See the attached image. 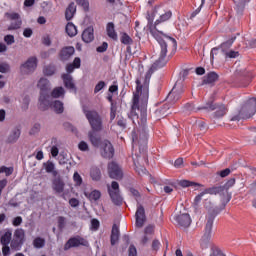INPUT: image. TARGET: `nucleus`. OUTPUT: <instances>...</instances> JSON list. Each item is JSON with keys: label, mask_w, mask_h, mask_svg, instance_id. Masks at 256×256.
<instances>
[{"label": "nucleus", "mask_w": 256, "mask_h": 256, "mask_svg": "<svg viewBox=\"0 0 256 256\" xmlns=\"http://www.w3.org/2000/svg\"><path fill=\"white\" fill-rule=\"evenodd\" d=\"M78 148L80 151H89V144H87V142H85V141H81L78 144Z\"/></svg>", "instance_id": "nucleus-61"}, {"label": "nucleus", "mask_w": 256, "mask_h": 256, "mask_svg": "<svg viewBox=\"0 0 256 256\" xmlns=\"http://www.w3.org/2000/svg\"><path fill=\"white\" fill-rule=\"evenodd\" d=\"M89 241L81 236L70 237L68 241L64 244V251H69L74 247H88Z\"/></svg>", "instance_id": "nucleus-10"}, {"label": "nucleus", "mask_w": 256, "mask_h": 256, "mask_svg": "<svg viewBox=\"0 0 256 256\" xmlns=\"http://www.w3.org/2000/svg\"><path fill=\"white\" fill-rule=\"evenodd\" d=\"M246 45H247V47H249L250 49H255V48H256V39L253 38V39H251V40H248V41L246 42Z\"/></svg>", "instance_id": "nucleus-64"}, {"label": "nucleus", "mask_w": 256, "mask_h": 256, "mask_svg": "<svg viewBox=\"0 0 256 256\" xmlns=\"http://www.w3.org/2000/svg\"><path fill=\"white\" fill-rule=\"evenodd\" d=\"M52 109L57 113V115H61L65 111V107L63 106V102L60 100H55L51 103Z\"/></svg>", "instance_id": "nucleus-30"}, {"label": "nucleus", "mask_w": 256, "mask_h": 256, "mask_svg": "<svg viewBox=\"0 0 256 256\" xmlns=\"http://www.w3.org/2000/svg\"><path fill=\"white\" fill-rule=\"evenodd\" d=\"M62 79L66 89H69V91L77 92V86H75V82H73V76L70 74H63Z\"/></svg>", "instance_id": "nucleus-21"}, {"label": "nucleus", "mask_w": 256, "mask_h": 256, "mask_svg": "<svg viewBox=\"0 0 256 256\" xmlns=\"http://www.w3.org/2000/svg\"><path fill=\"white\" fill-rule=\"evenodd\" d=\"M90 177L93 181H101V169L99 167H92L90 169Z\"/></svg>", "instance_id": "nucleus-31"}, {"label": "nucleus", "mask_w": 256, "mask_h": 256, "mask_svg": "<svg viewBox=\"0 0 256 256\" xmlns=\"http://www.w3.org/2000/svg\"><path fill=\"white\" fill-rule=\"evenodd\" d=\"M66 33L69 37H75L77 35V26L73 22H68L66 25Z\"/></svg>", "instance_id": "nucleus-35"}, {"label": "nucleus", "mask_w": 256, "mask_h": 256, "mask_svg": "<svg viewBox=\"0 0 256 256\" xmlns=\"http://www.w3.org/2000/svg\"><path fill=\"white\" fill-rule=\"evenodd\" d=\"M37 57L32 56L27 59V61L20 66L21 75H31V73H35V69H37Z\"/></svg>", "instance_id": "nucleus-11"}, {"label": "nucleus", "mask_w": 256, "mask_h": 256, "mask_svg": "<svg viewBox=\"0 0 256 256\" xmlns=\"http://www.w3.org/2000/svg\"><path fill=\"white\" fill-rule=\"evenodd\" d=\"M235 39H237V37H232L229 40H227L226 42H223L220 47L223 51V53H225V51L231 49V46L233 45V43H235Z\"/></svg>", "instance_id": "nucleus-37"}, {"label": "nucleus", "mask_w": 256, "mask_h": 256, "mask_svg": "<svg viewBox=\"0 0 256 256\" xmlns=\"http://www.w3.org/2000/svg\"><path fill=\"white\" fill-rule=\"evenodd\" d=\"M79 199H77V198H71L70 200H69V205H70V207H73V208H75V207H79Z\"/></svg>", "instance_id": "nucleus-63"}, {"label": "nucleus", "mask_w": 256, "mask_h": 256, "mask_svg": "<svg viewBox=\"0 0 256 256\" xmlns=\"http://www.w3.org/2000/svg\"><path fill=\"white\" fill-rule=\"evenodd\" d=\"M73 55H75V48L73 46H65L60 50L58 57L60 61L65 62L69 61Z\"/></svg>", "instance_id": "nucleus-16"}, {"label": "nucleus", "mask_w": 256, "mask_h": 256, "mask_svg": "<svg viewBox=\"0 0 256 256\" xmlns=\"http://www.w3.org/2000/svg\"><path fill=\"white\" fill-rule=\"evenodd\" d=\"M105 87H107L105 81H99L94 88V93H99V91H102V89H105Z\"/></svg>", "instance_id": "nucleus-48"}, {"label": "nucleus", "mask_w": 256, "mask_h": 256, "mask_svg": "<svg viewBox=\"0 0 256 256\" xmlns=\"http://www.w3.org/2000/svg\"><path fill=\"white\" fill-rule=\"evenodd\" d=\"M204 195H205V192L202 191L200 194H198V195L194 198V202H193L194 207H199V203H201V201H202Z\"/></svg>", "instance_id": "nucleus-50"}, {"label": "nucleus", "mask_w": 256, "mask_h": 256, "mask_svg": "<svg viewBox=\"0 0 256 256\" xmlns=\"http://www.w3.org/2000/svg\"><path fill=\"white\" fill-rule=\"evenodd\" d=\"M46 173H53L55 170V164L53 162L44 163Z\"/></svg>", "instance_id": "nucleus-52"}, {"label": "nucleus", "mask_w": 256, "mask_h": 256, "mask_svg": "<svg viewBox=\"0 0 256 256\" xmlns=\"http://www.w3.org/2000/svg\"><path fill=\"white\" fill-rule=\"evenodd\" d=\"M109 49V44L107 42H103L101 46L96 48L97 53H105Z\"/></svg>", "instance_id": "nucleus-53"}, {"label": "nucleus", "mask_w": 256, "mask_h": 256, "mask_svg": "<svg viewBox=\"0 0 256 256\" xmlns=\"http://www.w3.org/2000/svg\"><path fill=\"white\" fill-rule=\"evenodd\" d=\"M135 225L138 229H141L143 225L147 222V216L145 215V207L139 202L137 203V209L135 213Z\"/></svg>", "instance_id": "nucleus-14"}, {"label": "nucleus", "mask_w": 256, "mask_h": 256, "mask_svg": "<svg viewBox=\"0 0 256 256\" xmlns=\"http://www.w3.org/2000/svg\"><path fill=\"white\" fill-rule=\"evenodd\" d=\"M100 225H101V223L99 222V220H97L95 218L91 220V229L93 231H99Z\"/></svg>", "instance_id": "nucleus-54"}, {"label": "nucleus", "mask_w": 256, "mask_h": 256, "mask_svg": "<svg viewBox=\"0 0 256 256\" xmlns=\"http://www.w3.org/2000/svg\"><path fill=\"white\" fill-rule=\"evenodd\" d=\"M226 57H229V59H237L239 57V52L235 50H231L229 52L225 53Z\"/></svg>", "instance_id": "nucleus-56"}, {"label": "nucleus", "mask_w": 256, "mask_h": 256, "mask_svg": "<svg viewBox=\"0 0 256 256\" xmlns=\"http://www.w3.org/2000/svg\"><path fill=\"white\" fill-rule=\"evenodd\" d=\"M185 93V89L183 83L176 82L172 90L167 95L166 101L171 103V105H175L179 99H181V95Z\"/></svg>", "instance_id": "nucleus-8"}, {"label": "nucleus", "mask_w": 256, "mask_h": 256, "mask_svg": "<svg viewBox=\"0 0 256 256\" xmlns=\"http://www.w3.org/2000/svg\"><path fill=\"white\" fill-rule=\"evenodd\" d=\"M218 214H219V209L217 208L209 210L207 223L204 229V235L202 237L204 241H209V239H211V233L213 231V221H215V217H217Z\"/></svg>", "instance_id": "nucleus-7"}, {"label": "nucleus", "mask_w": 256, "mask_h": 256, "mask_svg": "<svg viewBox=\"0 0 256 256\" xmlns=\"http://www.w3.org/2000/svg\"><path fill=\"white\" fill-rule=\"evenodd\" d=\"M38 87L40 88V93H49L51 83L47 80V78H41L38 81Z\"/></svg>", "instance_id": "nucleus-28"}, {"label": "nucleus", "mask_w": 256, "mask_h": 256, "mask_svg": "<svg viewBox=\"0 0 256 256\" xmlns=\"http://www.w3.org/2000/svg\"><path fill=\"white\" fill-rule=\"evenodd\" d=\"M73 180L76 182V185H81L83 183V178H81V175H79V172L74 173Z\"/></svg>", "instance_id": "nucleus-57"}, {"label": "nucleus", "mask_w": 256, "mask_h": 256, "mask_svg": "<svg viewBox=\"0 0 256 256\" xmlns=\"http://www.w3.org/2000/svg\"><path fill=\"white\" fill-rule=\"evenodd\" d=\"M76 4L79 5V7H82L87 13L89 11V1L88 0H75Z\"/></svg>", "instance_id": "nucleus-43"}, {"label": "nucleus", "mask_w": 256, "mask_h": 256, "mask_svg": "<svg viewBox=\"0 0 256 256\" xmlns=\"http://www.w3.org/2000/svg\"><path fill=\"white\" fill-rule=\"evenodd\" d=\"M198 109H205L206 111H215L216 109L214 112V119H221V117H225L229 111L225 104H214L213 100L208 101L206 105Z\"/></svg>", "instance_id": "nucleus-5"}, {"label": "nucleus", "mask_w": 256, "mask_h": 256, "mask_svg": "<svg viewBox=\"0 0 256 256\" xmlns=\"http://www.w3.org/2000/svg\"><path fill=\"white\" fill-rule=\"evenodd\" d=\"M153 72L147 71L144 76H140L136 79V91L133 94L131 111L128 115L129 119H132L135 123L137 119L138 125L142 127V130L134 129L131 133L132 147H138L139 152L133 156V163L138 175H145L147 168L145 165H149V157L147 155V141L149 134L145 127H147V103H149V83Z\"/></svg>", "instance_id": "nucleus-1"}, {"label": "nucleus", "mask_w": 256, "mask_h": 256, "mask_svg": "<svg viewBox=\"0 0 256 256\" xmlns=\"http://www.w3.org/2000/svg\"><path fill=\"white\" fill-rule=\"evenodd\" d=\"M5 16L10 19V21H15L10 24L8 27V31H15L17 29H21L22 21H21V16L19 13H9L6 12Z\"/></svg>", "instance_id": "nucleus-15"}, {"label": "nucleus", "mask_w": 256, "mask_h": 256, "mask_svg": "<svg viewBox=\"0 0 256 256\" xmlns=\"http://www.w3.org/2000/svg\"><path fill=\"white\" fill-rule=\"evenodd\" d=\"M57 71V69L55 68V66L53 65H48L44 67L43 73L44 75H46L47 77H51V75H55V72Z\"/></svg>", "instance_id": "nucleus-41"}, {"label": "nucleus", "mask_w": 256, "mask_h": 256, "mask_svg": "<svg viewBox=\"0 0 256 256\" xmlns=\"http://www.w3.org/2000/svg\"><path fill=\"white\" fill-rule=\"evenodd\" d=\"M155 233V226L153 225H148L145 229H144V234L145 235H150L151 237H153V234Z\"/></svg>", "instance_id": "nucleus-51"}, {"label": "nucleus", "mask_w": 256, "mask_h": 256, "mask_svg": "<svg viewBox=\"0 0 256 256\" xmlns=\"http://www.w3.org/2000/svg\"><path fill=\"white\" fill-rule=\"evenodd\" d=\"M129 191L136 201H139V199H141V193L139 192V190L131 187L129 188Z\"/></svg>", "instance_id": "nucleus-49"}, {"label": "nucleus", "mask_w": 256, "mask_h": 256, "mask_svg": "<svg viewBox=\"0 0 256 256\" xmlns=\"http://www.w3.org/2000/svg\"><path fill=\"white\" fill-rule=\"evenodd\" d=\"M205 195H219L220 193H223V188L221 186H213L210 188H206L204 190Z\"/></svg>", "instance_id": "nucleus-33"}, {"label": "nucleus", "mask_w": 256, "mask_h": 256, "mask_svg": "<svg viewBox=\"0 0 256 256\" xmlns=\"http://www.w3.org/2000/svg\"><path fill=\"white\" fill-rule=\"evenodd\" d=\"M128 256H137V248L135 247V245H130L128 249Z\"/></svg>", "instance_id": "nucleus-62"}, {"label": "nucleus", "mask_w": 256, "mask_h": 256, "mask_svg": "<svg viewBox=\"0 0 256 256\" xmlns=\"http://www.w3.org/2000/svg\"><path fill=\"white\" fill-rule=\"evenodd\" d=\"M107 169L110 179H115L116 181L123 179V170L115 161L108 163Z\"/></svg>", "instance_id": "nucleus-12"}, {"label": "nucleus", "mask_w": 256, "mask_h": 256, "mask_svg": "<svg viewBox=\"0 0 256 256\" xmlns=\"http://www.w3.org/2000/svg\"><path fill=\"white\" fill-rule=\"evenodd\" d=\"M216 81H219V74L216 72H209L203 77L202 83L203 85H212V83H215Z\"/></svg>", "instance_id": "nucleus-24"}, {"label": "nucleus", "mask_w": 256, "mask_h": 256, "mask_svg": "<svg viewBox=\"0 0 256 256\" xmlns=\"http://www.w3.org/2000/svg\"><path fill=\"white\" fill-rule=\"evenodd\" d=\"M101 130H91L88 132V139L93 147H99L101 145Z\"/></svg>", "instance_id": "nucleus-17"}, {"label": "nucleus", "mask_w": 256, "mask_h": 256, "mask_svg": "<svg viewBox=\"0 0 256 256\" xmlns=\"http://www.w3.org/2000/svg\"><path fill=\"white\" fill-rule=\"evenodd\" d=\"M233 185H235V178H230L223 186H221L223 188V191H229V189H231V187H233Z\"/></svg>", "instance_id": "nucleus-46"}, {"label": "nucleus", "mask_w": 256, "mask_h": 256, "mask_svg": "<svg viewBox=\"0 0 256 256\" xmlns=\"http://www.w3.org/2000/svg\"><path fill=\"white\" fill-rule=\"evenodd\" d=\"M52 189L55 193L60 194L65 191V182L61 177L54 178L52 181Z\"/></svg>", "instance_id": "nucleus-20"}, {"label": "nucleus", "mask_w": 256, "mask_h": 256, "mask_svg": "<svg viewBox=\"0 0 256 256\" xmlns=\"http://www.w3.org/2000/svg\"><path fill=\"white\" fill-rule=\"evenodd\" d=\"M235 3V11L237 15L241 16L243 15V12L245 11V5L246 3H249L251 0H233Z\"/></svg>", "instance_id": "nucleus-27"}, {"label": "nucleus", "mask_w": 256, "mask_h": 256, "mask_svg": "<svg viewBox=\"0 0 256 256\" xmlns=\"http://www.w3.org/2000/svg\"><path fill=\"white\" fill-rule=\"evenodd\" d=\"M11 67L7 63L0 64V73H9Z\"/></svg>", "instance_id": "nucleus-58"}, {"label": "nucleus", "mask_w": 256, "mask_h": 256, "mask_svg": "<svg viewBox=\"0 0 256 256\" xmlns=\"http://www.w3.org/2000/svg\"><path fill=\"white\" fill-rule=\"evenodd\" d=\"M13 167L1 166L0 173H5L6 177L13 175Z\"/></svg>", "instance_id": "nucleus-44"}, {"label": "nucleus", "mask_w": 256, "mask_h": 256, "mask_svg": "<svg viewBox=\"0 0 256 256\" xmlns=\"http://www.w3.org/2000/svg\"><path fill=\"white\" fill-rule=\"evenodd\" d=\"M178 185H180V187H203V185L197 183V182H192L189 180H181Z\"/></svg>", "instance_id": "nucleus-38"}, {"label": "nucleus", "mask_w": 256, "mask_h": 256, "mask_svg": "<svg viewBox=\"0 0 256 256\" xmlns=\"http://www.w3.org/2000/svg\"><path fill=\"white\" fill-rule=\"evenodd\" d=\"M85 197H87L89 201H99L101 199V191L93 190L90 193H85Z\"/></svg>", "instance_id": "nucleus-34"}, {"label": "nucleus", "mask_w": 256, "mask_h": 256, "mask_svg": "<svg viewBox=\"0 0 256 256\" xmlns=\"http://www.w3.org/2000/svg\"><path fill=\"white\" fill-rule=\"evenodd\" d=\"M120 235L121 232L119 231V226H117V224H113L110 235V243L112 246L117 245V243H119Z\"/></svg>", "instance_id": "nucleus-23"}, {"label": "nucleus", "mask_w": 256, "mask_h": 256, "mask_svg": "<svg viewBox=\"0 0 256 256\" xmlns=\"http://www.w3.org/2000/svg\"><path fill=\"white\" fill-rule=\"evenodd\" d=\"M2 255L3 256H9L11 255V248L9 247V244L2 245Z\"/></svg>", "instance_id": "nucleus-60"}, {"label": "nucleus", "mask_w": 256, "mask_h": 256, "mask_svg": "<svg viewBox=\"0 0 256 256\" xmlns=\"http://www.w3.org/2000/svg\"><path fill=\"white\" fill-rule=\"evenodd\" d=\"M19 137H21V129L16 127L11 130L10 134L6 139V143L13 145V143H15L16 141H19Z\"/></svg>", "instance_id": "nucleus-22"}, {"label": "nucleus", "mask_w": 256, "mask_h": 256, "mask_svg": "<svg viewBox=\"0 0 256 256\" xmlns=\"http://www.w3.org/2000/svg\"><path fill=\"white\" fill-rule=\"evenodd\" d=\"M23 243H25V230L17 229L14 232V238L10 242V247L12 251H21V247H23Z\"/></svg>", "instance_id": "nucleus-9"}, {"label": "nucleus", "mask_w": 256, "mask_h": 256, "mask_svg": "<svg viewBox=\"0 0 256 256\" xmlns=\"http://www.w3.org/2000/svg\"><path fill=\"white\" fill-rule=\"evenodd\" d=\"M41 131V124L35 123L29 131V135H37Z\"/></svg>", "instance_id": "nucleus-47"}, {"label": "nucleus", "mask_w": 256, "mask_h": 256, "mask_svg": "<svg viewBox=\"0 0 256 256\" xmlns=\"http://www.w3.org/2000/svg\"><path fill=\"white\" fill-rule=\"evenodd\" d=\"M29 103H31V98H29V95L24 96L22 100V110L27 111L29 109Z\"/></svg>", "instance_id": "nucleus-45"}, {"label": "nucleus", "mask_w": 256, "mask_h": 256, "mask_svg": "<svg viewBox=\"0 0 256 256\" xmlns=\"http://www.w3.org/2000/svg\"><path fill=\"white\" fill-rule=\"evenodd\" d=\"M120 35V42L122 43V45H133V40L131 36L127 34V32H121Z\"/></svg>", "instance_id": "nucleus-36"}, {"label": "nucleus", "mask_w": 256, "mask_h": 256, "mask_svg": "<svg viewBox=\"0 0 256 256\" xmlns=\"http://www.w3.org/2000/svg\"><path fill=\"white\" fill-rule=\"evenodd\" d=\"M4 41H5V43H7V45H13V43H15V36H13V35H6L4 37Z\"/></svg>", "instance_id": "nucleus-59"}, {"label": "nucleus", "mask_w": 256, "mask_h": 256, "mask_svg": "<svg viewBox=\"0 0 256 256\" xmlns=\"http://www.w3.org/2000/svg\"><path fill=\"white\" fill-rule=\"evenodd\" d=\"M201 108L202 107L195 108V104H193V103H186L184 105V109L188 113H197V111H203V109H201Z\"/></svg>", "instance_id": "nucleus-39"}, {"label": "nucleus", "mask_w": 256, "mask_h": 256, "mask_svg": "<svg viewBox=\"0 0 256 256\" xmlns=\"http://www.w3.org/2000/svg\"><path fill=\"white\" fill-rule=\"evenodd\" d=\"M49 93H40L39 97V109L41 111H47L51 107V102L49 101Z\"/></svg>", "instance_id": "nucleus-18"}, {"label": "nucleus", "mask_w": 256, "mask_h": 256, "mask_svg": "<svg viewBox=\"0 0 256 256\" xmlns=\"http://www.w3.org/2000/svg\"><path fill=\"white\" fill-rule=\"evenodd\" d=\"M256 113V98L252 97L246 100L239 112L238 115H235L231 118V121H241V119H251Z\"/></svg>", "instance_id": "nucleus-3"}, {"label": "nucleus", "mask_w": 256, "mask_h": 256, "mask_svg": "<svg viewBox=\"0 0 256 256\" xmlns=\"http://www.w3.org/2000/svg\"><path fill=\"white\" fill-rule=\"evenodd\" d=\"M108 194L114 205L117 207H121V205H123V196H121L119 182L112 181L111 186H108Z\"/></svg>", "instance_id": "nucleus-6"}, {"label": "nucleus", "mask_w": 256, "mask_h": 256, "mask_svg": "<svg viewBox=\"0 0 256 256\" xmlns=\"http://www.w3.org/2000/svg\"><path fill=\"white\" fill-rule=\"evenodd\" d=\"M107 35L113 41H117L118 36L117 32L115 31V24L113 22H109L106 26Z\"/></svg>", "instance_id": "nucleus-29"}, {"label": "nucleus", "mask_w": 256, "mask_h": 256, "mask_svg": "<svg viewBox=\"0 0 256 256\" xmlns=\"http://www.w3.org/2000/svg\"><path fill=\"white\" fill-rule=\"evenodd\" d=\"M95 39L93 27L86 28L82 33V41L84 43H91Z\"/></svg>", "instance_id": "nucleus-25"}, {"label": "nucleus", "mask_w": 256, "mask_h": 256, "mask_svg": "<svg viewBox=\"0 0 256 256\" xmlns=\"http://www.w3.org/2000/svg\"><path fill=\"white\" fill-rule=\"evenodd\" d=\"M84 115L93 131H103V118L97 110H85Z\"/></svg>", "instance_id": "nucleus-4"}, {"label": "nucleus", "mask_w": 256, "mask_h": 256, "mask_svg": "<svg viewBox=\"0 0 256 256\" xmlns=\"http://www.w3.org/2000/svg\"><path fill=\"white\" fill-rule=\"evenodd\" d=\"M51 97L54 99H59L60 97H65V88L64 87H56L51 92Z\"/></svg>", "instance_id": "nucleus-32"}, {"label": "nucleus", "mask_w": 256, "mask_h": 256, "mask_svg": "<svg viewBox=\"0 0 256 256\" xmlns=\"http://www.w3.org/2000/svg\"><path fill=\"white\" fill-rule=\"evenodd\" d=\"M11 232H5L0 239L1 245H9L11 243Z\"/></svg>", "instance_id": "nucleus-40"}, {"label": "nucleus", "mask_w": 256, "mask_h": 256, "mask_svg": "<svg viewBox=\"0 0 256 256\" xmlns=\"http://www.w3.org/2000/svg\"><path fill=\"white\" fill-rule=\"evenodd\" d=\"M175 221L178 223V225H180V227L187 228L191 225V216H189L187 213L180 214L175 217Z\"/></svg>", "instance_id": "nucleus-19"}, {"label": "nucleus", "mask_w": 256, "mask_h": 256, "mask_svg": "<svg viewBox=\"0 0 256 256\" xmlns=\"http://www.w3.org/2000/svg\"><path fill=\"white\" fill-rule=\"evenodd\" d=\"M171 17H173V12L168 10L164 14L160 15L159 19H157L154 24L153 19H148V30L160 46L159 57L153 64L154 69H161L162 67H165L167 63H169V56H167L169 49L172 55H175L177 52V40L157 29V25H160V23H165V21H169Z\"/></svg>", "instance_id": "nucleus-2"}, {"label": "nucleus", "mask_w": 256, "mask_h": 256, "mask_svg": "<svg viewBox=\"0 0 256 256\" xmlns=\"http://www.w3.org/2000/svg\"><path fill=\"white\" fill-rule=\"evenodd\" d=\"M75 13H77V6H75V2H71L65 11L66 21H71L75 17Z\"/></svg>", "instance_id": "nucleus-26"}, {"label": "nucleus", "mask_w": 256, "mask_h": 256, "mask_svg": "<svg viewBox=\"0 0 256 256\" xmlns=\"http://www.w3.org/2000/svg\"><path fill=\"white\" fill-rule=\"evenodd\" d=\"M58 229L59 231H63V229H65V217L63 216L58 217Z\"/></svg>", "instance_id": "nucleus-55"}, {"label": "nucleus", "mask_w": 256, "mask_h": 256, "mask_svg": "<svg viewBox=\"0 0 256 256\" xmlns=\"http://www.w3.org/2000/svg\"><path fill=\"white\" fill-rule=\"evenodd\" d=\"M33 246L36 249H43V247H45V239H43L41 237L35 238L33 241Z\"/></svg>", "instance_id": "nucleus-42"}, {"label": "nucleus", "mask_w": 256, "mask_h": 256, "mask_svg": "<svg viewBox=\"0 0 256 256\" xmlns=\"http://www.w3.org/2000/svg\"><path fill=\"white\" fill-rule=\"evenodd\" d=\"M100 154L103 159H113L115 157V148L109 140H104L100 144Z\"/></svg>", "instance_id": "nucleus-13"}]
</instances>
